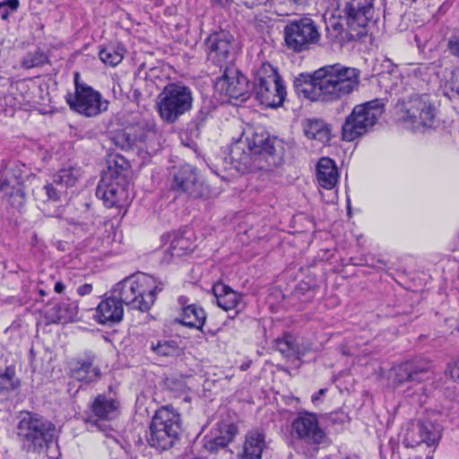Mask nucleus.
Here are the masks:
<instances>
[{
	"instance_id": "37998d69",
	"label": "nucleus",
	"mask_w": 459,
	"mask_h": 459,
	"mask_svg": "<svg viewBox=\"0 0 459 459\" xmlns=\"http://www.w3.org/2000/svg\"><path fill=\"white\" fill-rule=\"evenodd\" d=\"M447 47L453 56L459 57V35L452 37Z\"/></svg>"
},
{
	"instance_id": "ea45409f",
	"label": "nucleus",
	"mask_w": 459,
	"mask_h": 459,
	"mask_svg": "<svg viewBox=\"0 0 459 459\" xmlns=\"http://www.w3.org/2000/svg\"><path fill=\"white\" fill-rule=\"evenodd\" d=\"M343 25L339 21H331L327 25V36L333 41L342 42L346 39Z\"/></svg>"
},
{
	"instance_id": "ddd939ff",
	"label": "nucleus",
	"mask_w": 459,
	"mask_h": 459,
	"mask_svg": "<svg viewBox=\"0 0 459 459\" xmlns=\"http://www.w3.org/2000/svg\"><path fill=\"white\" fill-rule=\"evenodd\" d=\"M208 61L221 69L234 65L233 37L226 31L214 32L204 40Z\"/></svg>"
},
{
	"instance_id": "412c9836",
	"label": "nucleus",
	"mask_w": 459,
	"mask_h": 459,
	"mask_svg": "<svg viewBox=\"0 0 459 459\" xmlns=\"http://www.w3.org/2000/svg\"><path fill=\"white\" fill-rule=\"evenodd\" d=\"M212 292L220 307L225 311H234V315L230 316V317H235L244 310L245 302L243 296L233 290L230 287L223 283H217L212 287Z\"/></svg>"
},
{
	"instance_id": "b1692460",
	"label": "nucleus",
	"mask_w": 459,
	"mask_h": 459,
	"mask_svg": "<svg viewBox=\"0 0 459 459\" xmlns=\"http://www.w3.org/2000/svg\"><path fill=\"white\" fill-rule=\"evenodd\" d=\"M123 303L115 298L102 300L97 307L95 317L100 324H115L122 320Z\"/></svg>"
},
{
	"instance_id": "4d7b16f0",
	"label": "nucleus",
	"mask_w": 459,
	"mask_h": 459,
	"mask_svg": "<svg viewBox=\"0 0 459 459\" xmlns=\"http://www.w3.org/2000/svg\"><path fill=\"white\" fill-rule=\"evenodd\" d=\"M3 99L0 98V102H2ZM0 106H4V104L0 103Z\"/></svg>"
},
{
	"instance_id": "4be33fe9",
	"label": "nucleus",
	"mask_w": 459,
	"mask_h": 459,
	"mask_svg": "<svg viewBox=\"0 0 459 459\" xmlns=\"http://www.w3.org/2000/svg\"><path fill=\"white\" fill-rule=\"evenodd\" d=\"M0 191L9 198L12 206L20 208L25 203V194L22 183V175L15 170H8L0 182Z\"/></svg>"
},
{
	"instance_id": "2f4dec72",
	"label": "nucleus",
	"mask_w": 459,
	"mask_h": 459,
	"mask_svg": "<svg viewBox=\"0 0 459 459\" xmlns=\"http://www.w3.org/2000/svg\"><path fill=\"white\" fill-rule=\"evenodd\" d=\"M273 349L286 358L294 357L299 354L296 339L289 333L274 340Z\"/></svg>"
},
{
	"instance_id": "5fc2aeb1",
	"label": "nucleus",
	"mask_w": 459,
	"mask_h": 459,
	"mask_svg": "<svg viewBox=\"0 0 459 459\" xmlns=\"http://www.w3.org/2000/svg\"><path fill=\"white\" fill-rule=\"evenodd\" d=\"M39 293L41 296H45V295H47V292H46L44 290H39Z\"/></svg>"
},
{
	"instance_id": "20e7f679",
	"label": "nucleus",
	"mask_w": 459,
	"mask_h": 459,
	"mask_svg": "<svg viewBox=\"0 0 459 459\" xmlns=\"http://www.w3.org/2000/svg\"><path fill=\"white\" fill-rule=\"evenodd\" d=\"M181 431L180 414L171 406L166 405L156 411L147 434L150 446L164 451L171 448Z\"/></svg>"
},
{
	"instance_id": "603ef678",
	"label": "nucleus",
	"mask_w": 459,
	"mask_h": 459,
	"mask_svg": "<svg viewBox=\"0 0 459 459\" xmlns=\"http://www.w3.org/2000/svg\"><path fill=\"white\" fill-rule=\"evenodd\" d=\"M178 301H179V303L183 306V307H186V297H180V298L178 299Z\"/></svg>"
},
{
	"instance_id": "f03ea898",
	"label": "nucleus",
	"mask_w": 459,
	"mask_h": 459,
	"mask_svg": "<svg viewBox=\"0 0 459 459\" xmlns=\"http://www.w3.org/2000/svg\"><path fill=\"white\" fill-rule=\"evenodd\" d=\"M230 158L233 167L241 173L269 172L283 163V152L268 135L249 130L231 144Z\"/></svg>"
},
{
	"instance_id": "7ed1b4c3",
	"label": "nucleus",
	"mask_w": 459,
	"mask_h": 459,
	"mask_svg": "<svg viewBox=\"0 0 459 459\" xmlns=\"http://www.w3.org/2000/svg\"><path fill=\"white\" fill-rule=\"evenodd\" d=\"M163 289V283L148 274L141 273L127 277L113 289L119 300L132 309L148 311L155 300V296Z\"/></svg>"
},
{
	"instance_id": "6e6d98bb",
	"label": "nucleus",
	"mask_w": 459,
	"mask_h": 459,
	"mask_svg": "<svg viewBox=\"0 0 459 459\" xmlns=\"http://www.w3.org/2000/svg\"><path fill=\"white\" fill-rule=\"evenodd\" d=\"M7 15H8V13H7V12H5L4 13H3V14H2V18H3V19H5V18L7 17Z\"/></svg>"
},
{
	"instance_id": "6ab92c4d",
	"label": "nucleus",
	"mask_w": 459,
	"mask_h": 459,
	"mask_svg": "<svg viewBox=\"0 0 459 459\" xmlns=\"http://www.w3.org/2000/svg\"><path fill=\"white\" fill-rule=\"evenodd\" d=\"M125 178L117 176L115 178H103L96 189V195L108 207H120L128 201V191L124 185Z\"/></svg>"
},
{
	"instance_id": "c756f323",
	"label": "nucleus",
	"mask_w": 459,
	"mask_h": 459,
	"mask_svg": "<svg viewBox=\"0 0 459 459\" xmlns=\"http://www.w3.org/2000/svg\"><path fill=\"white\" fill-rule=\"evenodd\" d=\"M194 247L195 245L190 238L183 234L176 235L171 240L168 251L165 253V258L168 255H170L171 257H180L193 251Z\"/></svg>"
},
{
	"instance_id": "c9c22d12",
	"label": "nucleus",
	"mask_w": 459,
	"mask_h": 459,
	"mask_svg": "<svg viewBox=\"0 0 459 459\" xmlns=\"http://www.w3.org/2000/svg\"><path fill=\"white\" fill-rule=\"evenodd\" d=\"M305 134L310 139L323 141L328 136V130L321 120H308L305 126Z\"/></svg>"
},
{
	"instance_id": "393cba45",
	"label": "nucleus",
	"mask_w": 459,
	"mask_h": 459,
	"mask_svg": "<svg viewBox=\"0 0 459 459\" xmlns=\"http://www.w3.org/2000/svg\"><path fill=\"white\" fill-rule=\"evenodd\" d=\"M30 92L24 82L12 83L3 97L4 105L11 108H22L30 102Z\"/></svg>"
},
{
	"instance_id": "72a5a7b5",
	"label": "nucleus",
	"mask_w": 459,
	"mask_h": 459,
	"mask_svg": "<svg viewBox=\"0 0 459 459\" xmlns=\"http://www.w3.org/2000/svg\"><path fill=\"white\" fill-rule=\"evenodd\" d=\"M56 320L66 323L74 320L78 314V307L74 302H62L55 307Z\"/></svg>"
},
{
	"instance_id": "f8f14e48",
	"label": "nucleus",
	"mask_w": 459,
	"mask_h": 459,
	"mask_svg": "<svg viewBox=\"0 0 459 459\" xmlns=\"http://www.w3.org/2000/svg\"><path fill=\"white\" fill-rule=\"evenodd\" d=\"M171 175V189L178 195L196 199L204 197L208 194L207 187L194 167L185 164L174 168Z\"/></svg>"
},
{
	"instance_id": "79ce46f5",
	"label": "nucleus",
	"mask_w": 459,
	"mask_h": 459,
	"mask_svg": "<svg viewBox=\"0 0 459 459\" xmlns=\"http://www.w3.org/2000/svg\"><path fill=\"white\" fill-rule=\"evenodd\" d=\"M446 89L449 90L453 96H459V66L451 72V75L446 82Z\"/></svg>"
},
{
	"instance_id": "9b49d317",
	"label": "nucleus",
	"mask_w": 459,
	"mask_h": 459,
	"mask_svg": "<svg viewBox=\"0 0 459 459\" xmlns=\"http://www.w3.org/2000/svg\"><path fill=\"white\" fill-rule=\"evenodd\" d=\"M284 40L288 48L302 52L320 40L316 22L307 16L290 21L284 28Z\"/></svg>"
},
{
	"instance_id": "bb28decb",
	"label": "nucleus",
	"mask_w": 459,
	"mask_h": 459,
	"mask_svg": "<svg viewBox=\"0 0 459 459\" xmlns=\"http://www.w3.org/2000/svg\"><path fill=\"white\" fill-rule=\"evenodd\" d=\"M264 447V435L258 430L249 431L246 436L238 459H261Z\"/></svg>"
},
{
	"instance_id": "de8ad7c7",
	"label": "nucleus",
	"mask_w": 459,
	"mask_h": 459,
	"mask_svg": "<svg viewBox=\"0 0 459 459\" xmlns=\"http://www.w3.org/2000/svg\"><path fill=\"white\" fill-rule=\"evenodd\" d=\"M326 392V389H320L317 393L312 395L311 401L314 404H316L322 395H324Z\"/></svg>"
},
{
	"instance_id": "052dcab7",
	"label": "nucleus",
	"mask_w": 459,
	"mask_h": 459,
	"mask_svg": "<svg viewBox=\"0 0 459 459\" xmlns=\"http://www.w3.org/2000/svg\"><path fill=\"white\" fill-rule=\"evenodd\" d=\"M2 6H4V4H3V3H0V8H1Z\"/></svg>"
},
{
	"instance_id": "a211bd4d",
	"label": "nucleus",
	"mask_w": 459,
	"mask_h": 459,
	"mask_svg": "<svg viewBox=\"0 0 459 459\" xmlns=\"http://www.w3.org/2000/svg\"><path fill=\"white\" fill-rule=\"evenodd\" d=\"M118 406L117 401L104 394H99L91 404L87 420L100 430L107 432L110 429L109 424L107 422L117 416Z\"/></svg>"
},
{
	"instance_id": "a19ab883",
	"label": "nucleus",
	"mask_w": 459,
	"mask_h": 459,
	"mask_svg": "<svg viewBox=\"0 0 459 459\" xmlns=\"http://www.w3.org/2000/svg\"><path fill=\"white\" fill-rule=\"evenodd\" d=\"M152 349L159 355L170 356L177 351L178 344L174 341H160L157 344H152Z\"/></svg>"
},
{
	"instance_id": "58836bf2",
	"label": "nucleus",
	"mask_w": 459,
	"mask_h": 459,
	"mask_svg": "<svg viewBox=\"0 0 459 459\" xmlns=\"http://www.w3.org/2000/svg\"><path fill=\"white\" fill-rule=\"evenodd\" d=\"M47 57L45 55L36 50L34 52L28 53L22 61V66L26 69H30L36 66H40L46 63Z\"/></svg>"
},
{
	"instance_id": "6e6552de",
	"label": "nucleus",
	"mask_w": 459,
	"mask_h": 459,
	"mask_svg": "<svg viewBox=\"0 0 459 459\" xmlns=\"http://www.w3.org/2000/svg\"><path fill=\"white\" fill-rule=\"evenodd\" d=\"M193 104L191 90L179 83H169L157 98V108L160 117L174 123L179 117L189 111Z\"/></svg>"
},
{
	"instance_id": "f3484780",
	"label": "nucleus",
	"mask_w": 459,
	"mask_h": 459,
	"mask_svg": "<svg viewBox=\"0 0 459 459\" xmlns=\"http://www.w3.org/2000/svg\"><path fill=\"white\" fill-rule=\"evenodd\" d=\"M440 437L441 429L438 425L429 420H417L410 423L403 443L407 447H414L421 444L433 446L438 443Z\"/></svg>"
},
{
	"instance_id": "f257e3e1",
	"label": "nucleus",
	"mask_w": 459,
	"mask_h": 459,
	"mask_svg": "<svg viewBox=\"0 0 459 459\" xmlns=\"http://www.w3.org/2000/svg\"><path fill=\"white\" fill-rule=\"evenodd\" d=\"M359 76L358 69L337 63L325 65L312 74H301L295 79L294 86L311 100L335 101L358 88Z\"/></svg>"
},
{
	"instance_id": "bf43d9fd",
	"label": "nucleus",
	"mask_w": 459,
	"mask_h": 459,
	"mask_svg": "<svg viewBox=\"0 0 459 459\" xmlns=\"http://www.w3.org/2000/svg\"><path fill=\"white\" fill-rule=\"evenodd\" d=\"M169 256H171V255H169ZM171 258L172 257H169V259H167V262H169V260H171Z\"/></svg>"
},
{
	"instance_id": "7c9ffc66",
	"label": "nucleus",
	"mask_w": 459,
	"mask_h": 459,
	"mask_svg": "<svg viewBox=\"0 0 459 459\" xmlns=\"http://www.w3.org/2000/svg\"><path fill=\"white\" fill-rule=\"evenodd\" d=\"M81 177V169L77 167L69 166L60 169L54 176V183L62 188L74 186Z\"/></svg>"
},
{
	"instance_id": "4c0bfd02",
	"label": "nucleus",
	"mask_w": 459,
	"mask_h": 459,
	"mask_svg": "<svg viewBox=\"0 0 459 459\" xmlns=\"http://www.w3.org/2000/svg\"><path fill=\"white\" fill-rule=\"evenodd\" d=\"M64 188L56 186L54 182L48 184L40 188L38 192V195L42 198L43 202L52 201L57 202L60 200Z\"/></svg>"
},
{
	"instance_id": "49530a36",
	"label": "nucleus",
	"mask_w": 459,
	"mask_h": 459,
	"mask_svg": "<svg viewBox=\"0 0 459 459\" xmlns=\"http://www.w3.org/2000/svg\"><path fill=\"white\" fill-rule=\"evenodd\" d=\"M109 168H111L112 163H114L115 167H117L123 169L126 165V161L121 157H115L112 160H109Z\"/></svg>"
},
{
	"instance_id": "13d9d810",
	"label": "nucleus",
	"mask_w": 459,
	"mask_h": 459,
	"mask_svg": "<svg viewBox=\"0 0 459 459\" xmlns=\"http://www.w3.org/2000/svg\"><path fill=\"white\" fill-rule=\"evenodd\" d=\"M169 256H171V255H169ZM171 258L172 257H169V259H167V262H169V260H171Z\"/></svg>"
},
{
	"instance_id": "c85d7f7f",
	"label": "nucleus",
	"mask_w": 459,
	"mask_h": 459,
	"mask_svg": "<svg viewBox=\"0 0 459 459\" xmlns=\"http://www.w3.org/2000/svg\"><path fill=\"white\" fill-rule=\"evenodd\" d=\"M20 384L13 367L0 368V399L5 398L11 392L18 389Z\"/></svg>"
},
{
	"instance_id": "1a4fd4ad",
	"label": "nucleus",
	"mask_w": 459,
	"mask_h": 459,
	"mask_svg": "<svg viewBox=\"0 0 459 459\" xmlns=\"http://www.w3.org/2000/svg\"><path fill=\"white\" fill-rule=\"evenodd\" d=\"M394 385L395 387L407 385L404 390L407 396L423 394V383L433 378L429 364L420 360L401 363L394 368Z\"/></svg>"
},
{
	"instance_id": "3c124183",
	"label": "nucleus",
	"mask_w": 459,
	"mask_h": 459,
	"mask_svg": "<svg viewBox=\"0 0 459 459\" xmlns=\"http://www.w3.org/2000/svg\"><path fill=\"white\" fill-rule=\"evenodd\" d=\"M311 0H290L294 4L300 5V6H306L308 4V3Z\"/></svg>"
},
{
	"instance_id": "0eeeda50",
	"label": "nucleus",
	"mask_w": 459,
	"mask_h": 459,
	"mask_svg": "<svg viewBox=\"0 0 459 459\" xmlns=\"http://www.w3.org/2000/svg\"><path fill=\"white\" fill-rule=\"evenodd\" d=\"M255 94L256 100L265 107L282 105L286 89L277 70L269 63H263L255 73Z\"/></svg>"
},
{
	"instance_id": "dca6fc26",
	"label": "nucleus",
	"mask_w": 459,
	"mask_h": 459,
	"mask_svg": "<svg viewBox=\"0 0 459 459\" xmlns=\"http://www.w3.org/2000/svg\"><path fill=\"white\" fill-rule=\"evenodd\" d=\"M403 119L414 127H431L437 115L436 108L428 95H414L403 104Z\"/></svg>"
},
{
	"instance_id": "2eb2a0df",
	"label": "nucleus",
	"mask_w": 459,
	"mask_h": 459,
	"mask_svg": "<svg viewBox=\"0 0 459 459\" xmlns=\"http://www.w3.org/2000/svg\"><path fill=\"white\" fill-rule=\"evenodd\" d=\"M375 0H341L338 3V16L351 28H365L375 19Z\"/></svg>"
},
{
	"instance_id": "473e14b6",
	"label": "nucleus",
	"mask_w": 459,
	"mask_h": 459,
	"mask_svg": "<svg viewBox=\"0 0 459 459\" xmlns=\"http://www.w3.org/2000/svg\"><path fill=\"white\" fill-rule=\"evenodd\" d=\"M237 429L233 425L229 426L227 436H220L216 437L213 439H211L207 441L204 445L205 448L212 452L216 453L220 449H223L225 452H227L226 448L230 442L233 439L234 436L236 435Z\"/></svg>"
},
{
	"instance_id": "8fccbe9b",
	"label": "nucleus",
	"mask_w": 459,
	"mask_h": 459,
	"mask_svg": "<svg viewBox=\"0 0 459 459\" xmlns=\"http://www.w3.org/2000/svg\"><path fill=\"white\" fill-rule=\"evenodd\" d=\"M65 289V284L62 281H56L55 284V291L56 293H62Z\"/></svg>"
},
{
	"instance_id": "864d4df0",
	"label": "nucleus",
	"mask_w": 459,
	"mask_h": 459,
	"mask_svg": "<svg viewBox=\"0 0 459 459\" xmlns=\"http://www.w3.org/2000/svg\"><path fill=\"white\" fill-rule=\"evenodd\" d=\"M212 1L217 3L218 4L223 5L225 4H228L230 0H212Z\"/></svg>"
},
{
	"instance_id": "423d86ee",
	"label": "nucleus",
	"mask_w": 459,
	"mask_h": 459,
	"mask_svg": "<svg viewBox=\"0 0 459 459\" xmlns=\"http://www.w3.org/2000/svg\"><path fill=\"white\" fill-rule=\"evenodd\" d=\"M384 104L378 100L356 105L342 126V138L351 142L367 134L384 113Z\"/></svg>"
},
{
	"instance_id": "aec40b11",
	"label": "nucleus",
	"mask_w": 459,
	"mask_h": 459,
	"mask_svg": "<svg viewBox=\"0 0 459 459\" xmlns=\"http://www.w3.org/2000/svg\"><path fill=\"white\" fill-rule=\"evenodd\" d=\"M221 70L223 71L222 75L215 82L216 90L232 99L238 100L243 97L248 91L246 76L234 65Z\"/></svg>"
},
{
	"instance_id": "09e8293b",
	"label": "nucleus",
	"mask_w": 459,
	"mask_h": 459,
	"mask_svg": "<svg viewBox=\"0 0 459 459\" xmlns=\"http://www.w3.org/2000/svg\"><path fill=\"white\" fill-rule=\"evenodd\" d=\"M4 5H8L12 10H16L19 5L18 0H7L3 3Z\"/></svg>"
},
{
	"instance_id": "4468645a",
	"label": "nucleus",
	"mask_w": 459,
	"mask_h": 459,
	"mask_svg": "<svg viewBox=\"0 0 459 459\" xmlns=\"http://www.w3.org/2000/svg\"><path fill=\"white\" fill-rule=\"evenodd\" d=\"M290 435L310 446H318L327 440L326 433L320 428L316 414L301 411L292 420Z\"/></svg>"
},
{
	"instance_id": "cd10ccee",
	"label": "nucleus",
	"mask_w": 459,
	"mask_h": 459,
	"mask_svg": "<svg viewBox=\"0 0 459 459\" xmlns=\"http://www.w3.org/2000/svg\"><path fill=\"white\" fill-rule=\"evenodd\" d=\"M206 314L204 310L196 305H187L182 308L180 318L178 321L188 327L201 329L205 322Z\"/></svg>"
},
{
	"instance_id": "f704fd0d",
	"label": "nucleus",
	"mask_w": 459,
	"mask_h": 459,
	"mask_svg": "<svg viewBox=\"0 0 459 459\" xmlns=\"http://www.w3.org/2000/svg\"><path fill=\"white\" fill-rule=\"evenodd\" d=\"M99 56L102 63L112 67L120 64L124 58L122 50L117 49L111 46L100 48Z\"/></svg>"
},
{
	"instance_id": "9d476101",
	"label": "nucleus",
	"mask_w": 459,
	"mask_h": 459,
	"mask_svg": "<svg viewBox=\"0 0 459 459\" xmlns=\"http://www.w3.org/2000/svg\"><path fill=\"white\" fill-rule=\"evenodd\" d=\"M74 92L65 96L69 108L84 117H92L108 109V102L91 86L79 83L75 77Z\"/></svg>"
},
{
	"instance_id": "5701e85b",
	"label": "nucleus",
	"mask_w": 459,
	"mask_h": 459,
	"mask_svg": "<svg viewBox=\"0 0 459 459\" xmlns=\"http://www.w3.org/2000/svg\"><path fill=\"white\" fill-rule=\"evenodd\" d=\"M94 357L87 356L71 362L69 377L76 381L91 383L100 377V370L93 365Z\"/></svg>"
},
{
	"instance_id": "39448f33",
	"label": "nucleus",
	"mask_w": 459,
	"mask_h": 459,
	"mask_svg": "<svg viewBox=\"0 0 459 459\" xmlns=\"http://www.w3.org/2000/svg\"><path fill=\"white\" fill-rule=\"evenodd\" d=\"M56 427L49 420L30 413L22 414L17 425V436L27 452L40 453L55 437Z\"/></svg>"
},
{
	"instance_id": "a878e982",
	"label": "nucleus",
	"mask_w": 459,
	"mask_h": 459,
	"mask_svg": "<svg viewBox=\"0 0 459 459\" xmlns=\"http://www.w3.org/2000/svg\"><path fill=\"white\" fill-rule=\"evenodd\" d=\"M339 173L337 166L328 157L321 158L316 165V179L320 186L325 189H333L338 181Z\"/></svg>"
},
{
	"instance_id": "e433bc0d",
	"label": "nucleus",
	"mask_w": 459,
	"mask_h": 459,
	"mask_svg": "<svg viewBox=\"0 0 459 459\" xmlns=\"http://www.w3.org/2000/svg\"><path fill=\"white\" fill-rule=\"evenodd\" d=\"M144 140L145 135L141 134L138 137L135 135L132 136L131 133L128 131L120 132L115 136L116 144L118 145L122 150L132 149L137 141L143 142Z\"/></svg>"
},
{
	"instance_id": "a18cd8bd",
	"label": "nucleus",
	"mask_w": 459,
	"mask_h": 459,
	"mask_svg": "<svg viewBox=\"0 0 459 459\" xmlns=\"http://www.w3.org/2000/svg\"><path fill=\"white\" fill-rule=\"evenodd\" d=\"M92 291V285L89 283H85L83 285H81L77 289V293L80 296H85L90 294Z\"/></svg>"
},
{
	"instance_id": "c03bdc74",
	"label": "nucleus",
	"mask_w": 459,
	"mask_h": 459,
	"mask_svg": "<svg viewBox=\"0 0 459 459\" xmlns=\"http://www.w3.org/2000/svg\"><path fill=\"white\" fill-rule=\"evenodd\" d=\"M446 374H449L454 380L459 382V359L455 364L448 366Z\"/></svg>"
}]
</instances>
